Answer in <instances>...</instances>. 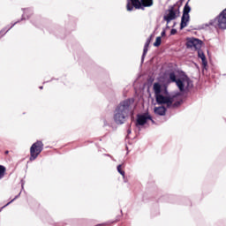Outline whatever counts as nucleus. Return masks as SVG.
<instances>
[{
    "label": "nucleus",
    "mask_w": 226,
    "mask_h": 226,
    "mask_svg": "<svg viewBox=\"0 0 226 226\" xmlns=\"http://www.w3.org/2000/svg\"><path fill=\"white\" fill-rule=\"evenodd\" d=\"M154 97L159 105L170 107L174 103V97L169 94L167 85L162 82L154 83L153 86Z\"/></svg>",
    "instance_id": "f257e3e1"
},
{
    "label": "nucleus",
    "mask_w": 226,
    "mask_h": 226,
    "mask_svg": "<svg viewBox=\"0 0 226 226\" xmlns=\"http://www.w3.org/2000/svg\"><path fill=\"white\" fill-rule=\"evenodd\" d=\"M170 79L171 82H176L179 91H186V89H190L193 86L192 80L185 72L170 73Z\"/></svg>",
    "instance_id": "f03ea898"
},
{
    "label": "nucleus",
    "mask_w": 226,
    "mask_h": 226,
    "mask_svg": "<svg viewBox=\"0 0 226 226\" xmlns=\"http://www.w3.org/2000/svg\"><path fill=\"white\" fill-rule=\"evenodd\" d=\"M130 112V102L124 101L117 107L113 119L117 124H123L126 121V116Z\"/></svg>",
    "instance_id": "7ed1b4c3"
},
{
    "label": "nucleus",
    "mask_w": 226,
    "mask_h": 226,
    "mask_svg": "<svg viewBox=\"0 0 226 226\" xmlns=\"http://www.w3.org/2000/svg\"><path fill=\"white\" fill-rule=\"evenodd\" d=\"M153 6V0H127V11H132L133 8L140 10V8H149Z\"/></svg>",
    "instance_id": "20e7f679"
},
{
    "label": "nucleus",
    "mask_w": 226,
    "mask_h": 226,
    "mask_svg": "<svg viewBox=\"0 0 226 226\" xmlns=\"http://www.w3.org/2000/svg\"><path fill=\"white\" fill-rule=\"evenodd\" d=\"M43 151V143L41 141H37L34 143L30 148V160H36L38 158V154Z\"/></svg>",
    "instance_id": "39448f33"
},
{
    "label": "nucleus",
    "mask_w": 226,
    "mask_h": 226,
    "mask_svg": "<svg viewBox=\"0 0 226 226\" xmlns=\"http://www.w3.org/2000/svg\"><path fill=\"white\" fill-rule=\"evenodd\" d=\"M190 11H192V8L188 4H186L184 7V12L181 19V29H185V27L188 26V22H190Z\"/></svg>",
    "instance_id": "423d86ee"
},
{
    "label": "nucleus",
    "mask_w": 226,
    "mask_h": 226,
    "mask_svg": "<svg viewBox=\"0 0 226 226\" xmlns=\"http://www.w3.org/2000/svg\"><path fill=\"white\" fill-rule=\"evenodd\" d=\"M214 26H217L219 29H226V9L215 19Z\"/></svg>",
    "instance_id": "0eeeda50"
},
{
    "label": "nucleus",
    "mask_w": 226,
    "mask_h": 226,
    "mask_svg": "<svg viewBox=\"0 0 226 226\" xmlns=\"http://www.w3.org/2000/svg\"><path fill=\"white\" fill-rule=\"evenodd\" d=\"M154 123L153 121V118L151 117V115L148 113L138 115L137 117V122H136V126H144V124H147L148 122Z\"/></svg>",
    "instance_id": "6e6552de"
},
{
    "label": "nucleus",
    "mask_w": 226,
    "mask_h": 226,
    "mask_svg": "<svg viewBox=\"0 0 226 226\" xmlns=\"http://www.w3.org/2000/svg\"><path fill=\"white\" fill-rule=\"evenodd\" d=\"M186 45L188 49H192V50H200L202 41L195 38H189L187 39Z\"/></svg>",
    "instance_id": "1a4fd4ad"
},
{
    "label": "nucleus",
    "mask_w": 226,
    "mask_h": 226,
    "mask_svg": "<svg viewBox=\"0 0 226 226\" xmlns=\"http://www.w3.org/2000/svg\"><path fill=\"white\" fill-rule=\"evenodd\" d=\"M174 19H176V12L171 9L169 11L168 14L164 16V20L170 22V20H174Z\"/></svg>",
    "instance_id": "9d476101"
},
{
    "label": "nucleus",
    "mask_w": 226,
    "mask_h": 226,
    "mask_svg": "<svg viewBox=\"0 0 226 226\" xmlns=\"http://www.w3.org/2000/svg\"><path fill=\"white\" fill-rule=\"evenodd\" d=\"M166 109L163 106L155 107L154 109V114H157L158 116H165Z\"/></svg>",
    "instance_id": "9b49d317"
},
{
    "label": "nucleus",
    "mask_w": 226,
    "mask_h": 226,
    "mask_svg": "<svg viewBox=\"0 0 226 226\" xmlns=\"http://www.w3.org/2000/svg\"><path fill=\"white\" fill-rule=\"evenodd\" d=\"M198 57L201 59L204 67L207 66V60H206V55H204V52H202V50L200 49H198Z\"/></svg>",
    "instance_id": "f8f14e48"
},
{
    "label": "nucleus",
    "mask_w": 226,
    "mask_h": 226,
    "mask_svg": "<svg viewBox=\"0 0 226 226\" xmlns=\"http://www.w3.org/2000/svg\"><path fill=\"white\" fill-rule=\"evenodd\" d=\"M4 174H6V168L3 165H0V179L4 177Z\"/></svg>",
    "instance_id": "ddd939ff"
},
{
    "label": "nucleus",
    "mask_w": 226,
    "mask_h": 226,
    "mask_svg": "<svg viewBox=\"0 0 226 226\" xmlns=\"http://www.w3.org/2000/svg\"><path fill=\"white\" fill-rule=\"evenodd\" d=\"M162 45V37H156L154 42V47H160Z\"/></svg>",
    "instance_id": "4468645a"
},
{
    "label": "nucleus",
    "mask_w": 226,
    "mask_h": 226,
    "mask_svg": "<svg viewBox=\"0 0 226 226\" xmlns=\"http://www.w3.org/2000/svg\"><path fill=\"white\" fill-rule=\"evenodd\" d=\"M147 47H149V41L146 42L144 50H143V57L147 54Z\"/></svg>",
    "instance_id": "2eb2a0df"
},
{
    "label": "nucleus",
    "mask_w": 226,
    "mask_h": 226,
    "mask_svg": "<svg viewBox=\"0 0 226 226\" xmlns=\"http://www.w3.org/2000/svg\"><path fill=\"white\" fill-rule=\"evenodd\" d=\"M117 169V172H119L121 176L124 177V170H121V165H118Z\"/></svg>",
    "instance_id": "dca6fc26"
},
{
    "label": "nucleus",
    "mask_w": 226,
    "mask_h": 226,
    "mask_svg": "<svg viewBox=\"0 0 226 226\" xmlns=\"http://www.w3.org/2000/svg\"><path fill=\"white\" fill-rule=\"evenodd\" d=\"M176 34V30H171V34Z\"/></svg>",
    "instance_id": "f3484780"
},
{
    "label": "nucleus",
    "mask_w": 226,
    "mask_h": 226,
    "mask_svg": "<svg viewBox=\"0 0 226 226\" xmlns=\"http://www.w3.org/2000/svg\"><path fill=\"white\" fill-rule=\"evenodd\" d=\"M162 36H164L165 35V31H162V34H161Z\"/></svg>",
    "instance_id": "a211bd4d"
},
{
    "label": "nucleus",
    "mask_w": 226,
    "mask_h": 226,
    "mask_svg": "<svg viewBox=\"0 0 226 226\" xmlns=\"http://www.w3.org/2000/svg\"><path fill=\"white\" fill-rule=\"evenodd\" d=\"M127 132H128V134L132 133V130L129 129V130L127 131Z\"/></svg>",
    "instance_id": "6ab92c4d"
},
{
    "label": "nucleus",
    "mask_w": 226,
    "mask_h": 226,
    "mask_svg": "<svg viewBox=\"0 0 226 226\" xmlns=\"http://www.w3.org/2000/svg\"><path fill=\"white\" fill-rule=\"evenodd\" d=\"M13 200H12L11 202L7 203L6 206H9V204H11V202H13Z\"/></svg>",
    "instance_id": "aec40b11"
},
{
    "label": "nucleus",
    "mask_w": 226,
    "mask_h": 226,
    "mask_svg": "<svg viewBox=\"0 0 226 226\" xmlns=\"http://www.w3.org/2000/svg\"><path fill=\"white\" fill-rule=\"evenodd\" d=\"M8 153H10L9 151H5V154H8Z\"/></svg>",
    "instance_id": "412c9836"
},
{
    "label": "nucleus",
    "mask_w": 226,
    "mask_h": 226,
    "mask_svg": "<svg viewBox=\"0 0 226 226\" xmlns=\"http://www.w3.org/2000/svg\"><path fill=\"white\" fill-rule=\"evenodd\" d=\"M40 89H43V87H40Z\"/></svg>",
    "instance_id": "4be33fe9"
}]
</instances>
